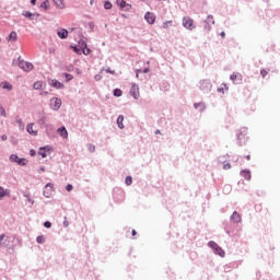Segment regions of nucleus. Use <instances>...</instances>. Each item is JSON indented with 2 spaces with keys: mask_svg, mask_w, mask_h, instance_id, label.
Segmentation results:
<instances>
[{
  "mask_svg": "<svg viewBox=\"0 0 280 280\" xmlns=\"http://www.w3.org/2000/svg\"><path fill=\"white\" fill-rule=\"evenodd\" d=\"M144 20L147 23H149V25H154V23H156V15H154L152 12H147L144 14Z\"/></svg>",
  "mask_w": 280,
  "mask_h": 280,
  "instance_id": "obj_5",
  "label": "nucleus"
},
{
  "mask_svg": "<svg viewBox=\"0 0 280 280\" xmlns=\"http://www.w3.org/2000/svg\"><path fill=\"white\" fill-rule=\"evenodd\" d=\"M72 49H73V51H75V54H81L80 48H78V47H75V46H72Z\"/></svg>",
  "mask_w": 280,
  "mask_h": 280,
  "instance_id": "obj_42",
  "label": "nucleus"
},
{
  "mask_svg": "<svg viewBox=\"0 0 280 280\" xmlns=\"http://www.w3.org/2000/svg\"><path fill=\"white\" fill-rule=\"evenodd\" d=\"M44 226H45L46 229H51V222L46 221V222L44 223Z\"/></svg>",
  "mask_w": 280,
  "mask_h": 280,
  "instance_id": "obj_40",
  "label": "nucleus"
},
{
  "mask_svg": "<svg viewBox=\"0 0 280 280\" xmlns=\"http://www.w3.org/2000/svg\"><path fill=\"white\" fill-rule=\"evenodd\" d=\"M223 170H231V163H226L223 165Z\"/></svg>",
  "mask_w": 280,
  "mask_h": 280,
  "instance_id": "obj_43",
  "label": "nucleus"
},
{
  "mask_svg": "<svg viewBox=\"0 0 280 280\" xmlns=\"http://www.w3.org/2000/svg\"><path fill=\"white\" fill-rule=\"evenodd\" d=\"M206 23H215L214 21H213V16H208L207 19H206Z\"/></svg>",
  "mask_w": 280,
  "mask_h": 280,
  "instance_id": "obj_37",
  "label": "nucleus"
},
{
  "mask_svg": "<svg viewBox=\"0 0 280 280\" xmlns=\"http://www.w3.org/2000/svg\"><path fill=\"white\" fill-rule=\"evenodd\" d=\"M16 122L20 125V126H23V120L21 118H18L16 119Z\"/></svg>",
  "mask_w": 280,
  "mask_h": 280,
  "instance_id": "obj_47",
  "label": "nucleus"
},
{
  "mask_svg": "<svg viewBox=\"0 0 280 280\" xmlns=\"http://www.w3.org/2000/svg\"><path fill=\"white\" fill-rule=\"evenodd\" d=\"M8 194H10L9 190L4 189L3 187L0 186V200L2 198H5V196H8Z\"/></svg>",
  "mask_w": 280,
  "mask_h": 280,
  "instance_id": "obj_21",
  "label": "nucleus"
},
{
  "mask_svg": "<svg viewBox=\"0 0 280 280\" xmlns=\"http://www.w3.org/2000/svg\"><path fill=\"white\" fill-rule=\"evenodd\" d=\"M65 78H66V82H71V80L73 79V74L65 73Z\"/></svg>",
  "mask_w": 280,
  "mask_h": 280,
  "instance_id": "obj_33",
  "label": "nucleus"
},
{
  "mask_svg": "<svg viewBox=\"0 0 280 280\" xmlns=\"http://www.w3.org/2000/svg\"><path fill=\"white\" fill-rule=\"evenodd\" d=\"M131 235H137V231L132 230Z\"/></svg>",
  "mask_w": 280,
  "mask_h": 280,
  "instance_id": "obj_52",
  "label": "nucleus"
},
{
  "mask_svg": "<svg viewBox=\"0 0 280 280\" xmlns=\"http://www.w3.org/2000/svg\"><path fill=\"white\" fill-rule=\"evenodd\" d=\"M44 95H47V92H44Z\"/></svg>",
  "mask_w": 280,
  "mask_h": 280,
  "instance_id": "obj_57",
  "label": "nucleus"
},
{
  "mask_svg": "<svg viewBox=\"0 0 280 280\" xmlns=\"http://www.w3.org/2000/svg\"><path fill=\"white\" fill-rule=\"evenodd\" d=\"M230 79L232 80V82L234 84H240V82H242V80H243V77L241 73H233V74H231Z\"/></svg>",
  "mask_w": 280,
  "mask_h": 280,
  "instance_id": "obj_8",
  "label": "nucleus"
},
{
  "mask_svg": "<svg viewBox=\"0 0 280 280\" xmlns=\"http://www.w3.org/2000/svg\"><path fill=\"white\" fill-rule=\"evenodd\" d=\"M50 106L52 110H58L62 106V101L58 97H55L50 101Z\"/></svg>",
  "mask_w": 280,
  "mask_h": 280,
  "instance_id": "obj_6",
  "label": "nucleus"
},
{
  "mask_svg": "<svg viewBox=\"0 0 280 280\" xmlns=\"http://www.w3.org/2000/svg\"><path fill=\"white\" fill-rule=\"evenodd\" d=\"M241 176H243L245 180H250V171H242Z\"/></svg>",
  "mask_w": 280,
  "mask_h": 280,
  "instance_id": "obj_20",
  "label": "nucleus"
},
{
  "mask_svg": "<svg viewBox=\"0 0 280 280\" xmlns=\"http://www.w3.org/2000/svg\"><path fill=\"white\" fill-rule=\"evenodd\" d=\"M214 253L217 255H219L220 257H224V255H225L224 249H222V247L214 249Z\"/></svg>",
  "mask_w": 280,
  "mask_h": 280,
  "instance_id": "obj_23",
  "label": "nucleus"
},
{
  "mask_svg": "<svg viewBox=\"0 0 280 280\" xmlns=\"http://www.w3.org/2000/svg\"><path fill=\"white\" fill-rule=\"evenodd\" d=\"M121 95H122V92H121L120 89H115V90H114V96H115V97H121Z\"/></svg>",
  "mask_w": 280,
  "mask_h": 280,
  "instance_id": "obj_28",
  "label": "nucleus"
},
{
  "mask_svg": "<svg viewBox=\"0 0 280 280\" xmlns=\"http://www.w3.org/2000/svg\"><path fill=\"white\" fill-rule=\"evenodd\" d=\"M125 183H126V185H132V177L127 176Z\"/></svg>",
  "mask_w": 280,
  "mask_h": 280,
  "instance_id": "obj_36",
  "label": "nucleus"
},
{
  "mask_svg": "<svg viewBox=\"0 0 280 280\" xmlns=\"http://www.w3.org/2000/svg\"><path fill=\"white\" fill-rule=\"evenodd\" d=\"M40 8H43L44 10H49V0H45L44 2H42Z\"/></svg>",
  "mask_w": 280,
  "mask_h": 280,
  "instance_id": "obj_25",
  "label": "nucleus"
},
{
  "mask_svg": "<svg viewBox=\"0 0 280 280\" xmlns=\"http://www.w3.org/2000/svg\"><path fill=\"white\" fill-rule=\"evenodd\" d=\"M32 5H36V0H31Z\"/></svg>",
  "mask_w": 280,
  "mask_h": 280,
  "instance_id": "obj_51",
  "label": "nucleus"
},
{
  "mask_svg": "<svg viewBox=\"0 0 280 280\" xmlns=\"http://www.w3.org/2000/svg\"><path fill=\"white\" fill-rule=\"evenodd\" d=\"M106 73H110L112 75H115V70H110V68L106 69Z\"/></svg>",
  "mask_w": 280,
  "mask_h": 280,
  "instance_id": "obj_45",
  "label": "nucleus"
},
{
  "mask_svg": "<svg viewBox=\"0 0 280 280\" xmlns=\"http://www.w3.org/2000/svg\"><path fill=\"white\" fill-rule=\"evenodd\" d=\"M54 184L48 183L46 184L45 188H44V196L45 198H49L50 196H54Z\"/></svg>",
  "mask_w": 280,
  "mask_h": 280,
  "instance_id": "obj_4",
  "label": "nucleus"
},
{
  "mask_svg": "<svg viewBox=\"0 0 280 280\" xmlns=\"http://www.w3.org/2000/svg\"><path fill=\"white\" fill-rule=\"evenodd\" d=\"M0 115H1L2 117H7L5 108L0 107Z\"/></svg>",
  "mask_w": 280,
  "mask_h": 280,
  "instance_id": "obj_38",
  "label": "nucleus"
},
{
  "mask_svg": "<svg viewBox=\"0 0 280 280\" xmlns=\"http://www.w3.org/2000/svg\"><path fill=\"white\" fill-rule=\"evenodd\" d=\"M1 139H2V141H8V136L7 135H2Z\"/></svg>",
  "mask_w": 280,
  "mask_h": 280,
  "instance_id": "obj_48",
  "label": "nucleus"
},
{
  "mask_svg": "<svg viewBox=\"0 0 280 280\" xmlns=\"http://www.w3.org/2000/svg\"><path fill=\"white\" fill-rule=\"evenodd\" d=\"M57 132H58V135H60V137H62V139L69 138V132L67 131V128H65V127L58 128Z\"/></svg>",
  "mask_w": 280,
  "mask_h": 280,
  "instance_id": "obj_12",
  "label": "nucleus"
},
{
  "mask_svg": "<svg viewBox=\"0 0 280 280\" xmlns=\"http://www.w3.org/2000/svg\"><path fill=\"white\" fill-rule=\"evenodd\" d=\"M19 67L20 69H23V71H26V72H30L34 69V65H32V62H28V61H20Z\"/></svg>",
  "mask_w": 280,
  "mask_h": 280,
  "instance_id": "obj_3",
  "label": "nucleus"
},
{
  "mask_svg": "<svg viewBox=\"0 0 280 280\" xmlns=\"http://www.w3.org/2000/svg\"><path fill=\"white\" fill-rule=\"evenodd\" d=\"M199 88L201 89V91H209V89H211V82L202 80L199 82Z\"/></svg>",
  "mask_w": 280,
  "mask_h": 280,
  "instance_id": "obj_9",
  "label": "nucleus"
},
{
  "mask_svg": "<svg viewBox=\"0 0 280 280\" xmlns=\"http://www.w3.org/2000/svg\"><path fill=\"white\" fill-rule=\"evenodd\" d=\"M54 3L59 8L60 10H65V2L62 0H52Z\"/></svg>",
  "mask_w": 280,
  "mask_h": 280,
  "instance_id": "obj_19",
  "label": "nucleus"
},
{
  "mask_svg": "<svg viewBox=\"0 0 280 280\" xmlns=\"http://www.w3.org/2000/svg\"><path fill=\"white\" fill-rule=\"evenodd\" d=\"M4 238H5V235L2 234V235L0 236V244H1V242H3Z\"/></svg>",
  "mask_w": 280,
  "mask_h": 280,
  "instance_id": "obj_50",
  "label": "nucleus"
},
{
  "mask_svg": "<svg viewBox=\"0 0 280 280\" xmlns=\"http://www.w3.org/2000/svg\"><path fill=\"white\" fill-rule=\"evenodd\" d=\"M150 72V69L149 68H145L144 70H138L137 71V78H139V73H149Z\"/></svg>",
  "mask_w": 280,
  "mask_h": 280,
  "instance_id": "obj_35",
  "label": "nucleus"
},
{
  "mask_svg": "<svg viewBox=\"0 0 280 280\" xmlns=\"http://www.w3.org/2000/svg\"><path fill=\"white\" fill-rule=\"evenodd\" d=\"M104 8H105V10H110L113 8V3L110 1H105Z\"/></svg>",
  "mask_w": 280,
  "mask_h": 280,
  "instance_id": "obj_30",
  "label": "nucleus"
},
{
  "mask_svg": "<svg viewBox=\"0 0 280 280\" xmlns=\"http://www.w3.org/2000/svg\"><path fill=\"white\" fill-rule=\"evenodd\" d=\"M209 246H210V248H212L213 250H218V249L220 248V246L218 245V243H215V242H213V241H211V242L209 243Z\"/></svg>",
  "mask_w": 280,
  "mask_h": 280,
  "instance_id": "obj_24",
  "label": "nucleus"
},
{
  "mask_svg": "<svg viewBox=\"0 0 280 280\" xmlns=\"http://www.w3.org/2000/svg\"><path fill=\"white\" fill-rule=\"evenodd\" d=\"M231 221L232 222H242V217L240 215V213L233 212V214L231 217Z\"/></svg>",
  "mask_w": 280,
  "mask_h": 280,
  "instance_id": "obj_16",
  "label": "nucleus"
},
{
  "mask_svg": "<svg viewBox=\"0 0 280 280\" xmlns=\"http://www.w3.org/2000/svg\"><path fill=\"white\" fill-rule=\"evenodd\" d=\"M170 25H172V21H166V22L163 23L162 27L164 30H167V27H170Z\"/></svg>",
  "mask_w": 280,
  "mask_h": 280,
  "instance_id": "obj_34",
  "label": "nucleus"
},
{
  "mask_svg": "<svg viewBox=\"0 0 280 280\" xmlns=\"http://www.w3.org/2000/svg\"><path fill=\"white\" fill-rule=\"evenodd\" d=\"M83 54L84 56H89V54H91V49L86 48L85 50L83 49Z\"/></svg>",
  "mask_w": 280,
  "mask_h": 280,
  "instance_id": "obj_44",
  "label": "nucleus"
},
{
  "mask_svg": "<svg viewBox=\"0 0 280 280\" xmlns=\"http://www.w3.org/2000/svg\"><path fill=\"white\" fill-rule=\"evenodd\" d=\"M26 131L28 132V135H32L33 137L38 136V130H34V122H31L26 126Z\"/></svg>",
  "mask_w": 280,
  "mask_h": 280,
  "instance_id": "obj_10",
  "label": "nucleus"
},
{
  "mask_svg": "<svg viewBox=\"0 0 280 280\" xmlns=\"http://www.w3.org/2000/svg\"><path fill=\"white\" fill-rule=\"evenodd\" d=\"M246 159H247V161H250V155H247Z\"/></svg>",
  "mask_w": 280,
  "mask_h": 280,
  "instance_id": "obj_55",
  "label": "nucleus"
},
{
  "mask_svg": "<svg viewBox=\"0 0 280 280\" xmlns=\"http://www.w3.org/2000/svg\"><path fill=\"white\" fill-rule=\"evenodd\" d=\"M183 26L186 27V30H196V26L194 25V20L189 16H185L183 19Z\"/></svg>",
  "mask_w": 280,
  "mask_h": 280,
  "instance_id": "obj_1",
  "label": "nucleus"
},
{
  "mask_svg": "<svg viewBox=\"0 0 280 280\" xmlns=\"http://www.w3.org/2000/svg\"><path fill=\"white\" fill-rule=\"evenodd\" d=\"M18 165H27V160L26 159H19L18 160Z\"/></svg>",
  "mask_w": 280,
  "mask_h": 280,
  "instance_id": "obj_32",
  "label": "nucleus"
},
{
  "mask_svg": "<svg viewBox=\"0 0 280 280\" xmlns=\"http://www.w3.org/2000/svg\"><path fill=\"white\" fill-rule=\"evenodd\" d=\"M66 189H67V191H73V185L68 184V185L66 186Z\"/></svg>",
  "mask_w": 280,
  "mask_h": 280,
  "instance_id": "obj_39",
  "label": "nucleus"
},
{
  "mask_svg": "<svg viewBox=\"0 0 280 280\" xmlns=\"http://www.w3.org/2000/svg\"><path fill=\"white\" fill-rule=\"evenodd\" d=\"M130 95L131 97H133L135 100H139V85L133 84L130 89Z\"/></svg>",
  "mask_w": 280,
  "mask_h": 280,
  "instance_id": "obj_7",
  "label": "nucleus"
},
{
  "mask_svg": "<svg viewBox=\"0 0 280 280\" xmlns=\"http://www.w3.org/2000/svg\"><path fill=\"white\" fill-rule=\"evenodd\" d=\"M89 150H90V152H94V151H95V145L90 144V145H89Z\"/></svg>",
  "mask_w": 280,
  "mask_h": 280,
  "instance_id": "obj_46",
  "label": "nucleus"
},
{
  "mask_svg": "<svg viewBox=\"0 0 280 280\" xmlns=\"http://www.w3.org/2000/svg\"><path fill=\"white\" fill-rule=\"evenodd\" d=\"M46 117H42L38 121H37V124L43 128V127H45V121H46Z\"/></svg>",
  "mask_w": 280,
  "mask_h": 280,
  "instance_id": "obj_31",
  "label": "nucleus"
},
{
  "mask_svg": "<svg viewBox=\"0 0 280 280\" xmlns=\"http://www.w3.org/2000/svg\"><path fill=\"white\" fill-rule=\"evenodd\" d=\"M33 88L35 89V91H40L42 89H45V82L43 81H36L33 84Z\"/></svg>",
  "mask_w": 280,
  "mask_h": 280,
  "instance_id": "obj_13",
  "label": "nucleus"
},
{
  "mask_svg": "<svg viewBox=\"0 0 280 280\" xmlns=\"http://www.w3.org/2000/svg\"><path fill=\"white\" fill-rule=\"evenodd\" d=\"M59 38H67L69 36V31L66 28H61L60 31L57 32Z\"/></svg>",
  "mask_w": 280,
  "mask_h": 280,
  "instance_id": "obj_14",
  "label": "nucleus"
},
{
  "mask_svg": "<svg viewBox=\"0 0 280 280\" xmlns=\"http://www.w3.org/2000/svg\"><path fill=\"white\" fill-rule=\"evenodd\" d=\"M117 126L120 128V130H124V116H118L117 118Z\"/></svg>",
  "mask_w": 280,
  "mask_h": 280,
  "instance_id": "obj_18",
  "label": "nucleus"
},
{
  "mask_svg": "<svg viewBox=\"0 0 280 280\" xmlns=\"http://www.w3.org/2000/svg\"><path fill=\"white\" fill-rule=\"evenodd\" d=\"M155 135H161V130H155Z\"/></svg>",
  "mask_w": 280,
  "mask_h": 280,
  "instance_id": "obj_53",
  "label": "nucleus"
},
{
  "mask_svg": "<svg viewBox=\"0 0 280 280\" xmlns=\"http://www.w3.org/2000/svg\"><path fill=\"white\" fill-rule=\"evenodd\" d=\"M19 38V35L16 32L12 31L10 35L7 37V40L10 43L11 40L16 42Z\"/></svg>",
  "mask_w": 280,
  "mask_h": 280,
  "instance_id": "obj_15",
  "label": "nucleus"
},
{
  "mask_svg": "<svg viewBox=\"0 0 280 280\" xmlns=\"http://www.w3.org/2000/svg\"><path fill=\"white\" fill-rule=\"evenodd\" d=\"M31 154L34 156V151L33 150H31Z\"/></svg>",
  "mask_w": 280,
  "mask_h": 280,
  "instance_id": "obj_56",
  "label": "nucleus"
},
{
  "mask_svg": "<svg viewBox=\"0 0 280 280\" xmlns=\"http://www.w3.org/2000/svg\"><path fill=\"white\" fill-rule=\"evenodd\" d=\"M260 75H261L262 78H266V75H268V71H267V70H261V71H260Z\"/></svg>",
  "mask_w": 280,
  "mask_h": 280,
  "instance_id": "obj_41",
  "label": "nucleus"
},
{
  "mask_svg": "<svg viewBox=\"0 0 280 280\" xmlns=\"http://www.w3.org/2000/svg\"><path fill=\"white\" fill-rule=\"evenodd\" d=\"M222 38H224V36H226V34L224 32L221 33Z\"/></svg>",
  "mask_w": 280,
  "mask_h": 280,
  "instance_id": "obj_54",
  "label": "nucleus"
},
{
  "mask_svg": "<svg viewBox=\"0 0 280 280\" xmlns=\"http://www.w3.org/2000/svg\"><path fill=\"white\" fill-rule=\"evenodd\" d=\"M23 16H26V19H30L31 21H33L34 20V14L32 13V12H30V11H26V12H24L23 13Z\"/></svg>",
  "mask_w": 280,
  "mask_h": 280,
  "instance_id": "obj_26",
  "label": "nucleus"
},
{
  "mask_svg": "<svg viewBox=\"0 0 280 280\" xmlns=\"http://www.w3.org/2000/svg\"><path fill=\"white\" fill-rule=\"evenodd\" d=\"M43 172H45V166H42V167H39V170H38V173H39V174H43Z\"/></svg>",
  "mask_w": 280,
  "mask_h": 280,
  "instance_id": "obj_49",
  "label": "nucleus"
},
{
  "mask_svg": "<svg viewBox=\"0 0 280 280\" xmlns=\"http://www.w3.org/2000/svg\"><path fill=\"white\" fill-rule=\"evenodd\" d=\"M49 84L54 89H65V84L60 83V81H58L56 79L50 80Z\"/></svg>",
  "mask_w": 280,
  "mask_h": 280,
  "instance_id": "obj_11",
  "label": "nucleus"
},
{
  "mask_svg": "<svg viewBox=\"0 0 280 280\" xmlns=\"http://www.w3.org/2000/svg\"><path fill=\"white\" fill-rule=\"evenodd\" d=\"M19 155H16V154H12L11 156H10V161H12V163H19Z\"/></svg>",
  "mask_w": 280,
  "mask_h": 280,
  "instance_id": "obj_29",
  "label": "nucleus"
},
{
  "mask_svg": "<svg viewBox=\"0 0 280 280\" xmlns=\"http://www.w3.org/2000/svg\"><path fill=\"white\" fill-rule=\"evenodd\" d=\"M37 244H45V235H39L36 237Z\"/></svg>",
  "mask_w": 280,
  "mask_h": 280,
  "instance_id": "obj_27",
  "label": "nucleus"
},
{
  "mask_svg": "<svg viewBox=\"0 0 280 280\" xmlns=\"http://www.w3.org/2000/svg\"><path fill=\"white\" fill-rule=\"evenodd\" d=\"M0 86H2V89H5L7 91H12V84H10V82L8 81L2 82Z\"/></svg>",
  "mask_w": 280,
  "mask_h": 280,
  "instance_id": "obj_17",
  "label": "nucleus"
},
{
  "mask_svg": "<svg viewBox=\"0 0 280 280\" xmlns=\"http://www.w3.org/2000/svg\"><path fill=\"white\" fill-rule=\"evenodd\" d=\"M47 152L49 151H47L45 148H40L38 154L42 156V159H47Z\"/></svg>",
  "mask_w": 280,
  "mask_h": 280,
  "instance_id": "obj_22",
  "label": "nucleus"
},
{
  "mask_svg": "<svg viewBox=\"0 0 280 280\" xmlns=\"http://www.w3.org/2000/svg\"><path fill=\"white\" fill-rule=\"evenodd\" d=\"M116 4L120 7L121 10H125V12L132 10V4L127 3L126 0H116Z\"/></svg>",
  "mask_w": 280,
  "mask_h": 280,
  "instance_id": "obj_2",
  "label": "nucleus"
}]
</instances>
